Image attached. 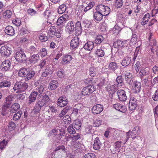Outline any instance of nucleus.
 Wrapping results in <instances>:
<instances>
[{
	"instance_id": "nucleus-1",
	"label": "nucleus",
	"mask_w": 158,
	"mask_h": 158,
	"mask_svg": "<svg viewBox=\"0 0 158 158\" xmlns=\"http://www.w3.org/2000/svg\"><path fill=\"white\" fill-rule=\"evenodd\" d=\"M49 134H54L55 140L56 142H59L62 136H64L65 134V131L62 129H59L55 128L52 130L49 133Z\"/></svg>"
},
{
	"instance_id": "nucleus-2",
	"label": "nucleus",
	"mask_w": 158,
	"mask_h": 158,
	"mask_svg": "<svg viewBox=\"0 0 158 158\" xmlns=\"http://www.w3.org/2000/svg\"><path fill=\"white\" fill-rule=\"evenodd\" d=\"M28 87L27 83L25 82L20 81L15 83L13 89L15 91L18 90V92H22L25 91Z\"/></svg>"
},
{
	"instance_id": "nucleus-3",
	"label": "nucleus",
	"mask_w": 158,
	"mask_h": 158,
	"mask_svg": "<svg viewBox=\"0 0 158 158\" xmlns=\"http://www.w3.org/2000/svg\"><path fill=\"white\" fill-rule=\"evenodd\" d=\"M15 58L16 60L19 62L25 61L27 60L25 53L20 48H19L16 52Z\"/></svg>"
},
{
	"instance_id": "nucleus-4",
	"label": "nucleus",
	"mask_w": 158,
	"mask_h": 158,
	"mask_svg": "<svg viewBox=\"0 0 158 158\" xmlns=\"http://www.w3.org/2000/svg\"><path fill=\"white\" fill-rule=\"evenodd\" d=\"M95 10L103 14L105 16L108 15L110 11V9L109 7L102 4L98 5L96 7Z\"/></svg>"
},
{
	"instance_id": "nucleus-5",
	"label": "nucleus",
	"mask_w": 158,
	"mask_h": 158,
	"mask_svg": "<svg viewBox=\"0 0 158 158\" xmlns=\"http://www.w3.org/2000/svg\"><path fill=\"white\" fill-rule=\"evenodd\" d=\"M96 88L93 85H89L83 88L82 90V95H89L95 90Z\"/></svg>"
},
{
	"instance_id": "nucleus-6",
	"label": "nucleus",
	"mask_w": 158,
	"mask_h": 158,
	"mask_svg": "<svg viewBox=\"0 0 158 158\" xmlns=\"http://www.w3.org/2000/svg\"><path fill=\"white\" fill-rule=\"evenodd\" d=\"M69 15L67 14H64L59 18L56 22V25L60 26L61 28H63L69 19Z\"/></svg>"
},
{
	"instance_id": "nucleus-7",
	"label": "nucleus",
	"mask_w": 158,
	"mask_h": 158,
	"mask_svg": "<svg viewBox=\"0 0 158 158\" xmlns=\"http://www.w3.org/2000/svg\"><path fill=\"white\" fill-rule=\"evenodd\" d=\"M106 48L103 45H102L100 47H98L94 52L96 57H101L104 56Z\"/></svg>"
},
{
	"instance_id": "nucleus-8",
	"label": "nucleus",
	"mask_w": 158,
	"mask_h": 158,
	"mask_svg": "<svg viewBox=\"0 0 158 158\" xmlns=\"http://www.w3.org/2000/svg\"><path fill=\"white\" fill-rule=\"evenodd\" d=\"M1 54L5 56H8L11 53V48L7 45H4L1 47L0 50Z\"/></svg>"
},
{
	"instance_id": "nucleus-9",
	"label": "nucleus",
	"mask_w": 158,
	"mask_h": 158,
	"mask_svg": "<svg viewBox=\"0 0 158 158\" xmlns=\"http://www.w3.org/2000/svg\"><path fill=\"white\" fill-rule=\"evenodd\" d=\"M128 41L127 40H118L114 43L113 46L116 48H120L127 46L128 44Z\"/></svg>"
},
{
	"instance_id": "nucleus-10",
	"label": "nucleus",
	"mask_w": 158,
	"mask_h": 158,
	"mask_svg": "<svg viewBox=\"0 0 158 158\" xmlns=\"http://www.w3.org/2000/svg\"><path fill=\"white\" fill-rule=\"evenodd\" d=\"M2 81L0 82V88L9 87L10 86L11 82L10 80L7 79L6 77L3 74L2 79L0 80Z\"/></svg>"
},
{
	"instance_id": "nucleus-11",
	"label": "nucleus",
	"mask_w": 158,
	"mask_h": 158,
	"mask_svg": "<svg viewBox=\"0 0 158 158\" xmlns=\"http://www.w3.org/2000/svg\"><path fill=\"white\" fill-rule=\"evenodd\" d=\"M68 103L67 98L63 96L60 97L58 99L57 105L60 107H63L68 104Z\"/></svg>"
},
{
	"instance_id": "nucleus-12",
	"label": "nucleus",
	"mask_w": 158,
	"mask_h": 158,
	"mask_svg": "<svg viewBox=\"0 0 158 158\" xmlns=\"http://www.w3.org/2000/svg\"><path fill=\"white\" fill-rule=\"evenodd\" d=\"M116 94L118 99L120 101L124 102L127 99L126 92L123 89L118 90L116 93Z\"/></svg>"
},
{
	"instance_id": "nucleus-13",
	"label": "nucleus",
	"mask_w": 158,
	"mask_h": 158,
	"mask_svg": "<svg viewBox=\"0 0 158 158\" xmlns=\"http://www.w3.org/2000/svg\"><path fill=\"white\" fill-rule=\"evenodd\" d=\"M11 67V63L8 60L3 61L1 65V68L2 71H6L10 70Z\"/></svg>"
},
{
	"instance_id": "nucleus-14",
	"label": "nucleus",
	"mask_w": 158,
	"mask_h": 158,
	"mask_svg": "<svg viewBox=\"0 0 158 158\" xmlns=\"http://www.w3.org/2000/svg\"><path fill=\"white\" fill-rule=\"evenodd\" d=\"M103 109L102 105L98 104L93 106L92 109V113L94 114H98L101 112Z\"/></svg>"
},
{
	"instance_id": "nucleus-15",
	"label": "nucleus",
	"mask_w": 158,
	"mask_h": 158,
	"mask_svg": "<svg viewBox=\"0 0 158 158\" xmlns=\"http://www.w3.org/2000/svg\"><path fill=\"white\" fill-rule=\"evenodd\" d=\"M102 146V144L98 137L96 138L94 141L93 148L95 150H99Z\"/></svg>"
},
{
	"instance_id": "nucleus-16",
	"label": "nucleus",
	"mask_w": 158,
	"mask_h": 158,
	"mask_svg": "<svg viewBox=\"0 0 158 158\" xmlns=\"http://www.w3.org/2000/svg\"><path fill=\"white\" fill-rule=\"evenodd\" d=\"M74 23L73 21H70L68 22L65 27V30L70 34L73 33L75 29Z\"/></svg>"
},
{
	"instance_id": "nucleus-17",
	"label": "nucleus",
	"mask_w": 158,
	"mask_h": 158,
	"mask_svg": "<svg viewBox=\"0 0 158 158\" xmlns=\"http://www.w3.org/2000/svg\"><path fill=\"white\" fill-rule=\"evenodd\" d=\"M133 84L132 89L133 92L136 94L139 92L141 88V83L137 81H135L133 82Z\"/></svg>"
},
{
	"instance_id": "nucleus-18",
	"label": "nucleus",
	"mask_w": 158,
	"mask_h": 158,
	"mask_svg": "<svg viewBox=\"0 0 158 158\" xmlns=\"http://www.w3.org/2000/svg\"><path fill=\"white\" fill-rule=\"evenodd\" d=\"M79 39L77 36L74 37L71 40L70 43V47L72 49H75L79 46Z\"/></svg>"
},
{
	"instance_id": "nucleus-19",
	"label": "nucleus",
	"mask_w": 158,
	"mask_h": 158,
	"mask_svg": "<svg viewBox=\"0 0 158 158\" xmlns=\"http://www.w3.org/2000/svg\"><path fill=\"white\" fill-rule=\"evenodd\" d=\"M148 40L149 41V48H153L156 49L157 47H156V40L152 36V33L148 37Z\"/></svg>"
},
{
	"instance_id": "nucleus-20",
	"label": "nucleus",
	"mask_w": 158,
	"mask_h": 158,
	"mask_svg": "<svg viewBox=\"0 0 158 158\" xmlns=\"http://www.w3.org/2000/svg\"><path fill=\"white\" fill-rule=\"evenodd\" d=\"M137 104L136 99L134 98H131L129 102V110H135L137 106Z\"/></svg>"
},
{
	"instance_id": "nucleus-21",
	"label": "nucleus",
	"mask_w": 158,
	"mask_h": 158,
	"mask_svg": "<svg viewBox=\"0 0 158 158\" xmlns=\"http://www.w3.org/2000/svg\"><path fill=\"white\" fill-rule=\"evenodd\" d=\"M5 33L10 36H12L15 34V31L13 27L11 26H7L5 28Z\"/></svg>"
},
{
	"instance_id": "nucleus-22",
	"label": "nucleus",
	"mask_w": 158,
	"mask_h": 158,
	"mask_svg": "<svg viewBox=\"0 0 158 158\" xmlns=\"http://www.w3.org/2000/svg\"><path fill=\"white\" fill-rule=\"evenodd\" d=\"M38 95L37 92L33 91L31 93L28 97V103L31 104L36 100L37 96Z\"/></svg>"
},
{
	"instance_id": "nucleus-23",
	"label": "nucleus",
	"mask_w": 158,
	"mask_h": 158,
	"mask_svg": "<svg viewBox=\"0 0 158 158\" xmlns=\"http://www.w3.org/2000/svg\"><path fill=\"white\" fill-rule=\"evenodd\" d=\"M14 99V96L12 95H9L6 98L4 103V106L6 107H8L11 104L12 101Z\"/></svg>"
},
{
	"instance_id": "nucleus-24",
	"label": "nucleus",
	"mask_w": 158,
	"mask_h": 158,
	"mask_svg": "<svg viewBox=\"0 0 158 158\" xmlns=\"http://www.w3.org/2000/svg\"><path fill=\"white\" fill-rule=\"evenodd\" d=\"M113 107L116 110L123 113L126 111V107L125 106L121 104H114L113 105Z\"/></svg>"
},
{
	"instance_id": "nucleus-25",
	"label": "nucleus",
	"mask_w": 158,
	"mask_h": 158,
	"mask_svg": "<svg viewBox=\"0 0 158 158\" xmlns=\"http://www.w3.org/2000/svg\"><path fill=\"white\" fill-rule=\"evenodd\" d=\"M146 68H142L139 72L138 76L140 78H143L144 77H149V73Z\"/></svg>"
},
{
	"instance_id": "nucleus-26",
	"label": "nucleus",
	"mask_w": 158,
	"mask_h": 158,
	"mask_svg": "<svg viewBox=\"0 0 158 158\" xmlns=\"http://www.w3.org/2000/svg\"><path fill=\"white\" fill-rule=\"evenodd\" d=\"M150 14L149 13H147L145 15L142 19L140 22L141 25L144 26L147 24L150 19Z\"/></svg>"
},
{
	"instance_id": "nucleus-27",
	"label": "nucleus",
	"mask_w": 158,
	"mask_h": 158,
	"mask_svg": "<svg viewBox=\"0 0 158 158\" xmlns=\"http://www.w3.org/2000/svg\"><path fill=\"white\" fill-rule=\"evenodd\" d=\"M123 27V26L121 25V23H117L113 28L114 34L115 35L118 34L119 32L122 30Z\"/></svg>"
},
{
	"instance_id": "nucleus-28",
	"label": "nucleus",
	"mask_w": 158,
	"mask_h": 158,
	"mask_svg": "<svg viewBox=\"0 0 158 158\" xmlns=\"http://www.w3.org/2000/svg\"><path fill=\"white\" fill-rule=\"evenodd\" d=\"M131 60V59L130 57L126 56L124 57L121 63L122 65L124 67L127 66L130 64Z\"/></svg>"
},
{
	"instance_id": "nucleus-29",
	"label": "nucleus",
	"mask_w": 158,
	"mask_h": 158,
	"mask_svg": "<svg viewBox=\"0 0 158 158\" xmlns=\"http://www.w3.org/2000/svg\"><path fill=\"white\" fill-rule=\"evenodd\" d=\"M140 132V130L138 127H135L132 130L131 133V136L133 139L136 138Z\"/></svg>"
},
{
	"instance_id": "nucleus-30",
	"label": "nucleus",
	"mask_w": 158,
	"mask_h": 158,
	"mask_svg": "<svg viewBox=\"0 0 158 158\" xmlns=\"http://www.w3.org/2000/svg\"><path fill=\"white\" fill-rule=\"evenodd\" d=\"M104 16V15L103 14L96 10L93 15L94 19L97 21H100L102 20Z\"/></svg>"
},
{
	"instance_id": "nucleus-31",
	"label": "nucleus",
	"mask_w": 158,
	"mask_h": 158,
	"mask_svg": "<svg viewBox=\"0 0 158 158\" xmlns=\"http://www.w3.org/2000/svg\"><path fill=\"white\" fill-rule=\"evenodd\" d=\"M116 84L118 86H122L124 85V79L121 75L118 76L116 79Z\"/></svg>"
},
{
	"instance_id": "nucleus-32",
	"label": "nucleus",
	"mask_w": 158,
	"mask_h": 158,
	"mask_svg": "<svg viewBox=\"0 0 158 158\" xmlns=\"http://www.w3.org/2000/svg\"><path fill=\"white\" fill-rule=\"evenodd\" d=\"M43 106L41 104L40 102L38 101L36 102L33 109L34 113L35 114L39 113L41 107Z\"/></svg>"
},
{
	"instance_id": "nucleus-33",
	"label": "nucleus",
	"mask_w": 158,
	"mask_h": 158,
	"mask_svg": "<svg viewBox=\"0 0 158 158\" xmlns=\"http://www.w3.org/2000/svg\"><path fill=\"white\" fill-rule=\"evenodd\" d=\"M35 74V73L34 71L28 69V73H27L26 76L25 78V81L31 79L34 77Z\"/></svg>"
},
{
	"instance_id": "nucleus-34",
	"label": "nucleus",
	"mask_w": 158,
	"mask_h": 158,
	"mask_svg": "<svg viewBox=\"0 0 158 158\" xmlns=\"http://www.w3.org/2000/svg\"><path fill=\"white\" fill-rule=\"evenodd\" d=\"M94 43L92 41L87 42L83 46L84 48L86 50L90 51L94 48Z\"/></svg>"
},
{
	"instance_id": "nucleus-35",
	"label": "nucleus",
	"mask_w": 158,
	"mask_h": 158,
	"mask_svg": "<svg viewBox=\"0 0 158 158\" xmlns=\"http://www.w3.org/2000/svg\"><path fill=\"white\" fill-rule=\"evenodd\" d=\"M117 87V85L115 84L110 86H108L107 87V91L110 94H113L115 92Z\"/></svg>"
},
{
	"instance_id": "nucleus-36",
	"label": "nucleus",
	"mask_w": 158,
	"mask_h": 158,
	"mask_svg": "<svg viewBox=\"0 0 158 158\" xmlns=\"http://www.w3.org/2000/svg\"><path fill=\"white\" fill-rule=\"evenodd\" d=\"M50 100L49 98L48 95L46 94L42 97V98L39 100L41 104L43 106H44Z\"/></svg>"
},
{
	"instance_id": "nucleus-37",
	"label": "nucleus",
	"mask_w": 158,
	"mask_h": 158,
	"mask_svg": "<svg viewBox=\"0 0 158 158\" xmlns=\"http://www.w3.org/2000/svg\"><path fill=\"white\" fill-rule=\"evenodd\" d=\"M39 56L38 54H34L32 56H30L29 58V61L31 63H35L39 59Z\"/></svg>"
},
{
	"instance_id": "nucleus-38",
	"label": "nucleus",
	"mask_w": 158,
	"mask_h": 158,
	"mask_svg": "<svg viewBox=\"0 0 158 158\" xmlns=\"http://www.w3.org/2000/svg\"><path fill=\"white\" fill-rule=\"evenodd\" d=\"M28 69L23 68L21 69L19 71L18 74L20 77H26L27 73H28Z\"/></svg>"
},
{
	"instance_id": "nucleus-39",
	"label": "nucleus",
	"mask_w": 158,
	"mask_h": 158,
	"mask_svg": "<svg viewBox=\"0 0 158 158\" xmlns=\"http://www.w3.org/2000/svg\"><path fill=\"white\" fill-rule=\"evenodd\" d=\"M58 85V83L56 80H52L49 84V89L51 90L56 89Z\"/></svg>"
},
{
	"instance_id": "nucleus-40",
	"label": "nucleus",
	"mask_w": 158,
	"mask_h": 158,
	"mask_svg": "<svg viewBox=\"0 0 158 158\" xmlns=\"http://www.w3.org/2000/svg\"><path fill=\"white\" fill-rule=\"evenodd\" d=\"M20 107V105L18 103H15L11 107L10 112L12 113H15L19 109Z\"/></svg>"
},
{
	"instance_id": "nucleus-41",
	"label": "nucleus",
	"mask_w": 158,
	"mask_h": 158,
	"mask_svg": "<svg viewBox=\"0 0 158 158\" xmlns=\"http://www.w3.org/2000/svg\"><path fill=\"white\" fill-rule=\"evenodd\" d=\"M72 56L69 55H66L64 56L62 59L61 62L63 64H65L68 63L71 60Z\"/></svg>"
},
{
	"instance_id": "nucleus-42",
	"label": "nucleus",
	"mask_w": 158,
	"mask_h": 158,
	"mask_svg": "<svg viewBox=\"0 0 158 158\" xmlns=\"http://www.w3.org/2000/svg\"><path fill=\"white\" fill-rule=\"evenodd\" d=\"M39 48H37V46L35 44V46L32 45L30 46L28 50V52L31 54L36 53L38 51Z\"/></svg>"
},
{
	"instance_id": "nucleus-43",
	"label": "nucleus",
	"mask_w": 158,
	"mask_h": 158,
	"mask_svg": "<svg viewBox=\"0 0 158 158\" xmlns=\"http://www.w3.org/2000/svg\"><path fill=\"white\" fill-rule=\"evenodd\" d=\"M52 73V71L49 67V66H47L44 72L42 74V76L43 77H46L48 75H50Z\"/></svg>"
},
{
	"instance_id": "nucleus-44",
	"label": "nucleus",
	"mask_w": 158,
	"mask_h": 158,
	"mask_svg": "<svg viewBox=\"0 0 158 158\" xmlns=\"http://www.w3.org/2000/svg\"><path fill=\"white\" fill-rule=\"evenodd\" d=\"M81 125V120L78 119H76L73 122V126L75 129L76 130H79L80 129Z\"/></svg>"
},
{
	"instance_id": "nucleus-45",
	"label": "nucleus",
	"mask_w": 158,
	"mask_h": 158,
	"mask_svg": "<svg viewBox=\"0 0 158 158\" xmlns=\"http://www.w3.org/2000/svg\"><path fill=\"white\" fill-rule=\"evenodd\" d=\"M118 68L117 63L114 62H112L110 63L109 65V69L112 71H114Z\"/></svg>"
},
{
	"instance_id": "nucleus-46",
	"label": "nucleus",
	"mask_w": 158,
	"mask_h": 158,
	"mask_svg": "<svg viewBox=\"0 0 158 158\" xmlns=\"http://www.w3.org/2000/svg\"><path fill=\"white\" fill-rule=\"evenodd\" d=\"M66 9V5L65 4H62L59 7L58 10V12L59 14H61L65 11Z\"/></svg>"
},
{
	"instance_id": "nucleus-47",
	"label": "nucleus",
	"mask_w": 158,
	"mask_h": 158,
	"mask_svg": "<svg viewBox=\"0 0 158 158\" xmlns=\"http://www.w3.org/2000/svg\"><path fill=\"white\" fill-rule=\"evenodd\" d=\"M104 40V38L102 35L97 36L94 40V43L98 45L102 43Z\"/></svg>"
},
{
	"instance_id": "nucleus-48",
	"label": "nucleus",
	"mask_w": 158,
	"mask_h": 158,
	"mask_svg": "<svg viewBox=\"0 0 158 158\" xmlns=\"http://www.w3.org/2000/svg\"><path fill=\"white\" fill-rule=\"evenodd\" d=\"M92 127L91 125H86L84 127L83 132L85 135L90 133L92 130Z\"/></svg>"
},
{
	"instance_id": "nucleus-49",
	"label": "nucleus",
	"mask_w": 158,
	"mask_h": 158,
	"mask_svg": "<svg viewBox=\"0 0 158 158\" xmlns=\"http://www.w3.org/2000/svg\"><path fill=\"white\" fill-rule=\"evenodd\" d=\"M63 151L64 152H66V149L65 147L63 145H60L56 147V148L54 149V152L55 153L57 152H61Z\"/></svg>"
},
{
	"instance_id": "nucleus-50",
	"label": "nucleus",
	"mask_w": 158,
	"mask_h": 158,
	"mask_svg": "<svg viewBox=\"0 0 158 158\" xmlns=\"http://www.w3.org/2000/svg\"><path fill=\"white\" fill-rule=\"evenodd\" d=\"M80 105V104H77L75 105L73 108V111L72 114H74L76 116L78 112L80 111V106H79Z\"/></svg>"
},
{
	"instance_id": "nucleus-51",
	"label": "nucleus",
	"mask_w": 158,
	"mask_h": 158,
	"mask_svg": "<svg viewBox=\"0 0 158 158\" xmlns=\"http://www.w3.org/2000/svg\"><path fill=\"white\" fill-rule=\"evenodd\" d=\"M118 21L119 22L118 23H121V25H123L126 22V19L124 17V15L122 14L119 15L118 17Z\"/></svg>"
},
{
	"instance_id": "nucleus-52",
	"label": "nucleus",
	"mask_w": 158,
	"mask_h": 158,
	"mask_svg": "<svg viewBox=\"0 0 158 158\" xmlns=\"http://www.w3.org/2000/svg\"><path fill=\"white\" fill-rule=\"evenodd\" d=\"M67 131L68 133L70 134H74L76 132L73 124H70L67 128Z\"/></svg>"
},
{
	"instance_id": "nucleus-53",
	"label": "nucleus",
	"mask_w": 158,
	"mask_h": 158,
	"mask_svg": "<svg viewBox=\"0 0 158 158\" xmlns=\"http://www.w3.org/2000/svg\"><path fill=\"white\" fill-rule=\"evenodd\" d=\"M82 25L86 28L90 27L91 26V23L90 20L85 19L82 22Z\"/></svg>"
},
{
	"instance_id": "nucleus-54",
	"label": "nucleus",
	"mask_w": 158,
	"mask_h": 158,
	"mask_svg": "<svg viewBox=\"0 0 158 158\" xmlns=\"http://www.w3.org/2000/svg\"><path fill=\"white\" fill-rule=\"evenodd\" d=\"M69 110V107H65L61 111L60 113L58 115L59 117H64V116L67 113L68 111Z\"/></svg>"
},
{
	"instance_id": "nucleus-55",
	"label": "nucleus",
	"mask_w": 158,
	"mask_h": 158,
	"mask_svg": "<svg viewBox=\"0 0 158 158\" xmlns=\"http://www.w3.org/2000/svg\"><path fill=\"white\" fill-rule=\"evenodd\" d=\"M63 120L64 122V124L69 125L71 123V118L68 115H66L63 118Z\"/></svg>"
},
{
	"instance_id": "nucleus-56",
	"label": "nucleus",
	"mask_w": 158,
	"mask_h": 158,
	"mask_svg": "<svg viewBox=\"0 0 158 158\" xmlns=\"http://www.w3.org/2000/svg\"><path fill=\"white\" fill-rule=\"evenodd\" d=\"M42 57L46 56L47 54V50L45 48H42L40 49L39 53Z\"/></svg>"
},
{
	"instance_id": "nucleus-57",
	"label": "nucleus",
	"mask_w": 158,
	"mask_h": 158,
	"mask_svg": "<svg viewBox=\"0 0 158 158\" xmlns=\"http://www.w3.org/2000/svg\"><path fill=\"white\" fill-rule=\"evenodd\" d=\"M57 74L59 77L61 78H64L65 76V71L64 69H60L57 72Z\"/></svg>"
},
{
	"instance_id": "nucleus-58",
	"label": "nucleus",
	"mask_w": 158,
	"mask_h": 158,
	"mask_svg": "<svg viewBox=\"0 0 158 158\" xmlns=\"http://www.w3.org/2000/svg\"><path fill=\"white\" fill-rule=\"evenodd\" d=\"M123 2V0H116L114 5L117 8H119L122 6Z\"/></svg>"
},
{
	"instance_id": "nucleus-59",
	"label": "nucleus",
	"mask_w": 158,
	"mask_h": 158,
	"mask_svg": "<svg viewBox=\"0 0 158 158\" xmlns=\"http://www.w3.org/2000/svg\"><path fill=\"white\" fill-rule=\"evenodd\" d=\"M73 88H74V86L70 84L66 87L65 91L67 93L69 94H70L73 91Z\"/></svg>"
},
{
	"instance_id": "nucleus-60",
	"label": "nucleus",
	"mask_w": 158,
	"mask_h": 158,
	"mask_svg": "<svg viewBox=\"0 0 158 158\" xmlns=\"http://www.w3.org/2000/svg\"><path fill=\"white\" fill-rule=\"evenodd\" d=\"M22 114V112L19 111L15 114L13 116V120L15 121L19 120Z\"/></svg>"
},
{
	"instance_id": "nucleus-61",
	"label": "nucleus",
	"mask_w": 158,
	"mask_h": 158,
	"mask_svg": "<svg viewBox=\"0 0 158 158\" xmlns=\"http://www.w3.org/2000/svg\"><path fill=\"white\" fill-rule=\"evenodd\" d=\"M3 16L5 18H10L12 15V12L10 10H7L3 13Z\"/></svg>"
},
{
	"instance_id": "nucleus-62",
	"label": "nucleus",
	"mask_w": 158,
	"mask_h": 158,
	"mask_svg": "<svg viewBox=\"0 0 158 158\" xmlns=\"http://www.w3.org/2000/svg\"><path fill=\"white\" fill-rule=\"evenodd\" d=\"M124 77L126 81H127V82L128 84L129 85H131L132 83L133 80H132V76H124Z\"/></svg>"
},
{
	"instance_id": "nucleus-63",
	"label": "nucleus",
	"mask_w": 158,
	"mask_h": 158,
	"mask_svg": "<svg viewBox=\"0 0 158 158\" xmlns=\"http://www.w3.org/2000/svg\"><path fill=\"white\" fill-rule=\"evenodd\" d=\"M28 31L25 28H21L19 31V34L21 35H24L28 34Z\"/></svg>"
},
{
	"instance_id": "nucleus-64",
	"label": "nucleus",
	"mask_w": 158,
	"mask_h": 158,
	"mask_svg": "<svg viewBox=\"0 0 158 158\" xmlns=\"http://www.w3.org/2000/svg\"><path fill=\"white\" fill-rule=\"evenodd\" d=\"M48 39V37L45 34H42L39 37V39L41 42H45Z\"/></svg>"
}]
</instances>
